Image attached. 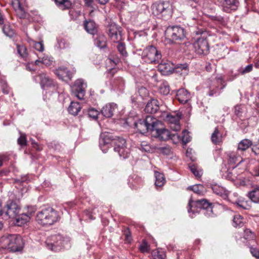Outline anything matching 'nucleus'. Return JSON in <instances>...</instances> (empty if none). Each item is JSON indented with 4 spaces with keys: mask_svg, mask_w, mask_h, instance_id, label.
I'll return each mask as SVG.
<instances>
[{
    "mask_svg": "<svg viewBox=\"0 0 259 259\" xmlns=\"http://www.w3.org/2000/svg\"><path fill=\"white\" fill-rule=\"evenodd\" d=\"M112 145L114 146V150L118 153L123 159L128 157L130 149L126 146V142L122 137L115 136L112 134L104 132L101 134L99 146L104 153L107 152L108 149Z\"/></svg>",
    "mask_w": 259,
    "mask_h": 259,
    "instance_id": "nucleus-1",
    "label": "nucleus"
},
{
    "mask_svg": "<svg viewBox=\"0 0 259 259\" xmlns=\"http://www.w3.org/2000/svg\"><path fill=\"white\" fill-rule=\"evenodd\" d=\"M59 220L58 212L51 207L43 208L38 211L36 216V220L38 224L44 226H50Z\"/></svg>",
    "mask_w": 259,
    "mask_h": 259,
    "instance_id": "nucleus-2",
    "label": "nucleus"
},
{
    "mask_svg": "<svg viewBox=\"0 0 259 259\" xmlns=\"http://www.w3.org/2000/svg\"><path fill=\"white\" fill-rule=\"evenodd\" d=\"M3 247L7 248L12 252L20 251L24 247L22 237L18 234H9L3 236L1 239Z\"/></svg>",
    "mask_w": 259,
    "mask_h": 259,
    "instance_id": "nucleus-3",
    "label": "nucleus"
},
{
    "mask_svg": "<svg viewBox=\"0 0 259 259\" xmlns=\"http://www.w3.org/2000/svg\"><path fill=\"white\" fill-rule=\"evenodd\" d=\"M164 34L168 44H180L186 37V32L180 26H169L166 29Z\"/></svg>",
    "mask_w": 259,
    "mask_h": 259,
    "instance_id": "nucleus-4",
    "label": "nucleus"
},
{
    "mask_svg": "<svg viewBox=\"0 0 259 259\" xmlns=\"http://www.w3.org/2000/svg\"><path fill=\"white\" fill-rule=\"evenodd\" d=\"M45 245L51 250L59 251L70 246V239L59 234L54 235L47 238Z\"/></svg>",
    "mask_w": 259,
    "mask_h": 259,
    "instance_id": "nucleus-5",
    "label": "nucleus"
},
{
    "mask_svg": "<svg viewBox=\"0 0 259 259\" xmlns=\"http://www.w3.org/2000/svg\"><path fill=\"white\" fill-rule=\"evenodd\" d=\"M195 33L196 36L193 38V47L196 52L200 55H207L209 52L207 33L201 30L196 31Z\"/></svg>",
    "mask_w": 259,
    "mask_h": 259,
    "instance_id": "nucleus-6",
    "label": "nucleus"
},
{
    "mask_svg": "<svg viewBox=\"0 0 259 259\" xmlns=\"http://www.w3.org/2000/svg\"><path fill=\"white\" fill-rule=\"evenodd\" d=\"M158 120L152 116H147L145 118L140 119L134 123V126L138 132L144 134L150 131L152 133L153 129L157 127Z\"/></svg>",
    "mask_w": 259,
    "mask_h": 259,
    "instance_id": "nucleus-7",
    "label": "nucleus"
},
{
    "mask_svg": "<svg viewBox=\"0 0 259 259\" xmlns=\"http://www.w3.org/2000/svg\"><path fill=\"white\" fill-rule=\"evenodd\" d=\"M142 57L145 61L148 63H158L161 59V52L153 46L146 47L143 51Z\"/></svg>",
    "mask_w": 259,
    "mask_h": 259,
    "instance_id": "nucleus-8",
    "label": "nucleus"
},
{
    "mask_svg": "<svg viewBox=\"0 0 259 259\" xmlns=\"http://www.w3.org/2000/svg\"><path fill=\"white\" fill-rule=\"evenodd\" d=\"M152 14L156 16H166L171 13V5L168 1H160L153 3L151 6Z\"/></svg>",
    "mask_w": 259,
    "mask_h": 259,
    "instance_id": "nucleus-9",
    "label": "nucleus"
},
{
    "mask_svg": "<svg viewBox=\"0 0 259 259\" xmlns=\"http://www.w3.org/2000/svg\"><path fill=\"white\" fill-rule=\"evenodd\" d=\"M212 204L209 202L206 199H201L195 201L190 199L189 201L188 206L189 208L188 211L189 213L192 212L193 213L197 212V209H200V210H202V209H207L208 208H212Z\"/></svg>",
    "mask_w": 259,
    "mask_h": 259,
    "instance_id": "nucleus-10",
    "label": "nucleus"
},
{
    "mask_svg": "<svg viewBox=\"0 0 259 259\" xmlns=\"http://www.w3.org/2000/svg\"><path fill=\"white\" fill-rule=\"evenodd\" d=\"M87 84L81 79H77L71 87V95L79 100L83 99Z\"/></svg>",
    "mask_w": 259,
    "mask_h": 259,
    "instance_id": "nucleus-11",
    "label": "nucleus"
},
{
    "mask_svg": "<svg viewBox=\"0 0 259 259\" xmlns=\"http://www.w3.org/2000/svg\"><path fill=\"white\" fill-rule=\"evenodd\" d=\"M107 31L109 37L114 42H118L122 40V28L113 23L108 25Z\"/></svg>",
    "mask_w": 259,
    "mask_h": 259,
    "instance_id": "nucleus-12",
    "label": "nucleus"
},
{
    "mask_svg": "<svg viewBox=\"0 0 259 259\" xmlns=\"http://www.w3.org/2000/svg\"><path fill=\"white\" fill-rule=\"evenodd\" d=\"M158 124H157V127L154 128L152 132L153 135L159 140L166 141L170 138H172L174 135L170 134V132L163 128L162 122L158 120Z\"/></svg>",
    "mask_w": 259,
    "mask_h": 259,
    "instance_id": "nucleus-13",
    "label": "nucleus"
},
{
    "mask_svg": "<svg viewBox=\"0 0 259 259\" xmlns=\"http://www.w3.org/2000/svg\"><path fill=\"white\" fill-rule=\"evenodd\" d=\"M6 208L5 215L8 218L13 219L14 217H16L17 214H19L20 211V207L14 200H8L7 202Z\"/></svg>",
    "mask_w": 259,
    "mask_h": 259,
    "instance_id": "nucleus-14",
    "label": "nucleus"
},
{
    "mask_svg": "<svg viewBox=\"0 0 259 259\" xmlns=\"http://www.w3.org/2000/svg\"><path fill=\"white\" fill-rule=\"evenodd\" d=\"M222 7V11L230 13L237 9L239 2L238 0H218Z\"/></svg>",
    "mask_w": 259,
    "mask_h": 259,
    "instance_id": "nucleus-15",
    "label": "nucleus"
},
{
    "mask_svg": "<svg viewBox=\"0 0 259 259\" xmlns=\"http://www.w3.org/2000/svg\"><path fill=\"white\" fill-rule=\"evenodd\" d=\"M158 63V70L163 75H167L172 73L174 66L172 63L167 61H161Z\"/></svg>",
    "mask_w": 259,
    "mask_h": 259,
    "instance_id": "nucleus-16",
    "label": "nucleus"
},
{
    "mask_svg": "<svg viewBox=\"0 0 259 259\" xmlns=\"http://www.w3.org/2000/svg\"><path fill=\"white\" fill-rule=\"evenodd\" d=\"M54 73L63 80H71L72 77V74L65 67H60L54 70Z\"/></svg>",
    "mask_w": 259,
    "mask_h": 259,
    "instance_id": "nucleus-17",
    "label": "nucleus"
},
{
    "mask_svg": "<svg viewBox=\"0 0 259 259\" xmlns=\"http://www.w3.org/2000/svg\"><path fill=\"white\" fill-rule=\"evenodd\" d=\"M38 76L40 79V85L44 89L55 86V82L46 73H40L38 75Z\"/></svg>",
    "mask_w": 259,
    "mask_h": 259,
    "instance_id": "nucleus-18",
    "label": "nucleus"
},
{
    "mask_svg": "<svg viewBox=\"0 0 259 259\" xmlns=\"http://www.w3.org/2000/svg\"><path fill=\"white\" fill-rule=\"evenodd\" d=\"M117 109V105L115 103H109L105 105L101 110L103 116L106 118L111 117L115 110Z\"/></svg>",
    "mask_w": 259,
    "mask_h": 259,
    "instance_id": "nucleus-19",
    "label": "nucleus"
},
{
    "mask_svg": "<svg viewBox=\"0 0 259 259\" xmlns=\"http://www.w3.org/2000/svg\"><path fill=\"white\" fill-rule=\"evenodd\" d=\"M84 29L89 33L93 35L97 34L98 32V25L92 20H85L83 22Z\"/></svg>",
    "mask_w": 259,
    "mask_h": 259,
    "instance_id": "nucleus-20",
    "label": "nucleus"
},
{
    "mask_svg": "<svg viewBox=\"0 0 259 259\" xmlns=\"http://www.w3.org/2000/svg\"><path fill=\"white\" fill-rule=\"evenodd\" d=\"M211 142L215 145H220L223 141V137L221 131V128L219 126H217L211 136Z\"/></svg>",
    "mask_w": 259,
    "mask_h": 259,
    "instance_id": "nucleus-21",
    "label": "nucleus"
},
{
    "mask_svg": "<svg viewBox=\"0 0 259 259\" xmlns=\"http://www.w3.org/2000/svg\"><path fill=\"white\" fill-rule=\"evenodd\" d=\"M159 109V103L156 99H152L149 101L145 108V111L148 113H155Z\"/></svg>",
    "mask_w": 259,
    "mask_h": 259,
    "instance_id": "nucleus-22",
    "label": "nucleus"
},
{
    "mask_svg": "<svg viewBox=\"0 0 259 259\" xmlns=\"http://www.w3.org/2000/svg\"><path fill=\"white\" fill-rule=\"evenodd\" d=\"M176 98L182 104L186 103L190 98V94L185 89H179L176 94Z\"/></svg>",
    "mask_w": 259,
    "mask_h": 259,
    "instance_id": "nucleus-23",
    "label": "nucleus"
},
{
    "mask_svg": "<svg viewBox=\"0 0 259 259\" xmlns=\"http://www.w3.org/2000/svg\"><path fill=\"white\" fill-rule=\"evenodd\" d=\"M94 41L95 45L100 48L104 49L107 47V38L103 34H97L94 36Z\"/></svg>",
    "mask_w": 259,
    "mask_h": 259,
    "instance_id": "nucleus-24",
    "label": "nucleus"
},
{
    "mask_svg": "<svg viewBox=\"0 0 259 259\" xmlns=\"http://www.w3.org/2000/svg\"><path fill=\"white\" fill-rule=\"evenodd\" d=\"M15 220V224L18 226H22L29 221L30 217L25 213L18 214L16 217H14Z\"/></svg>",
    "mask_w": 259,
    "mask_h": 259,
    "instance_id": "nucleus-25",
    "label": "nucleus"
},
{
    "mask_svg": "<svg viewBox=\"0 0 259 259\" xmlns=\"http://www.w3.org/2000/svg\"><path fill=\"white\" fill-rule=\"evenodd\" d=\"M56 5L61 10L70 9L72 5V0H54Z\"/></svg>",
    "mask_w": 259,
    "mask_h": 259,
    "instance_id": "nucleus-26",
    "label": "nucleus"
},
{
    "mask_svg": "<svg viewBox=\"0 0 259 259\" xmlns=\"http://www.w3.org/2000/svg\"><path fill=\"white\" fill-rule=\"evenodd\" d=\"M180 117L178 115H172L171 114H167L166 116V120L171 123L174 124V130L178 131L180 129L179 124Z\"/></svg>",
    "mask_w": 259,
    "mask_h": 259,
    "instance_id": "nucleus-27",
    "label": "nucleus"
},
{
    "mask_svg": "<svg viewBox=\"0 0 259 259\" xmlns=\"http://www.w3.org/2000/svg\"><path fill=\"white\" fill-rule=\"evenodd\" d=\"M81 106L78 102H71L68 108V112L73 115H76L81 110Z\"/></svg>",
    "mask_w": 259,
    "mask_h": 259,
    "instance_id": "nucleus-28",
    "label": "nucleus"
},
{
    "mask_svg": "<svg viewBox=\"0 0 259 259\" xmlns=\"http://www.w3.org/2000/svg\"><path fill=\"white\" fill-rule=\"evenodd\" d=\"M252 145V142L249 139H245L241 140L238 144L237 150L244 151Z\"/></svg>",
    "mask_w": 259,
    "mask_h": 259,
    "instance_id": "nucleus-29",
    "label": "nucleus"
},
{
    "mask_svg": "<svg viewBox=\"0 0 259 259\" xmlns=\"http://www.w3.org/2000/svg\"><path fill=\"white\" fill-rule=\"evenodd\" d=\"M155 149L157 152L165 155H170L172 153L171 148L167 145L157 146Z\"/></svg>",
    "mask_w": 259,
    "mask_h": 259,
    "instance_id": "nucleus-30",
    "label": "nucleus"
},
{
    "mask_svg": "<svg viewBox=\"0 0 259 259\" xmlns=\"http://www.w3.org/2000/svg\"><path fill=\"white\" fill-rule=\"evenodd\" d=\"M155 185L156 187H160L163 186L165 182V180L163 174L160 173L158 171L155 172Z\"/></svg>",
    "mask_w": 259,
    "mask_h": 259,
    "instance_id": "nucleus-31",
    "label": "nucleus"
},
{
    "mask_svg": "<svg viewBox=\"0 0 259 259\" xmlns=\"http://www.w3.org/2000/svg\"><path fill=\"white\" fill-rule=\"evenodd\" d=\"M248 197L253 202H259V186H256L248 193Z\"/></svg>",
    "mask_w": 259,
    "mask_h": 259,
    "instance_id": "nucleus-32",
    "label": "nucleus"
},
{
    "mask_svg": "<svg viewBox=\"0 0 259 259\" xmlns=\"http://www.w3.org/2000/svg\"><path fill=\"white\" fill-rule=\"evenodd\" d=\"M229 157V162L230 164H235L237 163H240L241 161V157L234 152H230L228 154Z\"/></svg>",
    "mask_w": 259,
    "mask_h": 259,
    "instance_id": "nucleus-33",
    "label": "nucleus"
},
{
    "mask_svg": "<svg viewBox=\"0 0 259 259\" xmlns=\"http://www.w3.org/2000/svg\"><path fill=\"white\" fill-rule=\"evenodd\" d=\"M4 33L7 36L12 38L15 35V30L12 28L8 23L5 24L3 27Z\"/></svg>",
    "mask_w": 259,
    "mask_h": 259,
    "instance_id": "nucleus-34",
    "label": "nucleus"
},
{
    "mask_svg": "<svg viewBox=\"0 0 259 259\" xmlns=\"http://www.w3.org/2000/svg\"><path fill=\"white\" fill-rule=\"evenodd\" d=\"M188 189L193 191L199 195H202L204 192V187L202 185L197 184L193 186H189Z\"/></svg>",
    "mask_w": 259,
    "mask_h": 259,
    "instance_id": "nucleus-35",
    "label": "nucleus"
},
{
    "mask_svg": "<svg viewBox=\"0 0 259 259\" xmlns=\"http://www.w3.org/2000/svg\"><path fill=\"white\" fill-rule=\"evenodd\" d=\"M139 148L142 151L146 152H152L154 151V148L146 141H142L139 146Z\"/></svg>",
    "mask_w": 259,
    "mask_h": 259,
    "instance_id": "nucleus-36",
    "label": "nucleus"
},
{
    "mask_svg": "<svg viewBox=\"0 0 259 259\" xmlns=\"http://www.w3.org/2000/svg\"><path fill=\"white\" fill-rule=\"evenodd\" d=\"M189 167L192 173L197 178H199L202 175V170L201 169H198L197 167L194 164H189Z\"/></svg>",
    "mask_w": 259,
    "mask_h": 259,
    "instance_id": "nucleus-37",
    "label": "nucleus"
},
{
    "mask_svg": "<svg viewBox=\"0 0 259 259\" xmlns=\"http://www.w3.org/2000/svg\"><path fill=\"white\" fill-rule=\"evenodd\" d=\"M211 19L213 21L218 22L223 26L226 25L228 22L227 18L218 15L211 16Z\"/></svg>",
    "mask_w": 259,
    "mask_h": 259,
    "instance_id": "nucleus-38",
    "label": "nucleus"
},
{
    "mask_svg": "<svg viewBox=\"0 0 259 259\" xmlns=\"http://www.w3.org/2000/svg\"><path fill=\"white\" fill-rule=\"evenodd\" d=\"M159 93L163 95H167L170 92L169 86L167 82H163L159 89Z\"/></svg>",
    "mask_w": 259,
    "mask_h": 259,
    "instance_id": "nucleus-39",
    "label": "nucleus"
},
{
    "mask_svg": "<svg viewBox=\"0 0 259 259\" xmlns=\"http://www.w3.org/2000/svg\"><path fill=\"white\" fill-rule=\"evenodd\" d=\"M211 188L213 192L217 195L222 196L225 193V189L217 184L212 185Z\"/></svg>",
    "mask_w": 259,
    "mask_h": 259,
    "instance_id": "nucleus-40",
    "label": "nucleus"
},
{
    "mask_svg": "<svg viewBox=\"0 0 259 259\" xmlns=\"http://www.w3.org/2000/svg\"><path fill=\"white\" fill-rule=\"evenodd\" d=\"M40 64H44L46 66H50L52 64V61L50 59L48 58V57H39L38 59L35 61V64L36 65H40Z\"/></svg>",
    "mask_w": 259,
    "mask_h": 259,
    "instance_id": "nucleus-41",
    "label": "nucleus"
},
{
    "mask_svg": "<svg viewBox=\"0 0 259 259\" xmlns=\"http://www.w3.org/2000/svg\"><path fill=\"white\" fill-rule=\"evenodd\" d=\"M243 218L239 214L235 215L233 220V226L241 227L243 226Z\"/></svg>",
    "mask_w": 259,
    "mask_h": 259,
    "instance_id": "nucleus-42",
    "label": "nucleus"
},
{
    "mask_svg": "<svg viewBox=\"0 0 259 259\" xmlns=\"http://www.w3.org/2000/svg\"><path fill=\"white\" fill-rule=\"evenodd\" d=\"M20 135L19 138L17 140L18 144L21 147H23L27 145V141L26 139V134L19 132Z\"/></svg>",
    "mask_w": 259,
    "mask_h": 259,
    "instance_id": "nucleus-43",
    "label": "nucleus"
},
{
    "mask_svg": "<svg viewBox=\"0 0 259 259\" xmlns=\"http://www.w3.org/2000/svg\"><path fill=\"white\" fill-rule=\"evenodd\" d=\"M17 52L22 58H25L27 56V50L26 48L23 45H17Z\"/></svg>",
    "mask_w": 259,
    "mask_h": 259,
    "instance_id": "nucleus-44",
    "label": "nucleus"
},
{
    "mask_svg": "<svg viewBox=\"0 0 259 259\" xmlns=\"http://www.w3.org/2000/svg\"><path fill=\"white\" fill-rule=\"evenodd\" d=\"M139 249L142 253L148 252L150 250V246L145 240H143Z\"/></svg>",
    "mask_w": 259,
    "mask_h": 259,
    "instance_id": "nucleus-45",
    "label": "nucleus"
},
{
    "mask_svg": "<svg viewBox=\"0 0 259 259\" xmlns=\"http://www.w3.org/2000/svg\"><path fill=\"white\" fill-rule=\"evenodd\" d=\"M0 85L2 92L5 94H8L10 91V88L8 86L7 82L4 80L0 81Z\"/></svg>",
    "mask_w": 259,
    "mask_h": 259,
    "instance_id": "nucleus-46",
    "label": "nucleus"
},
{
    "mask_svg": "<svg viewBox=\"0 0 259 259\" xmlns=\"http://www.w3.org/2000/svg\"><path fill=\"white\" fill-rule=\"evenodd\" d=\"M99 114L100 112L95 108H92L88 110L89 116L94 119H97Z\"/></svg>",
    "mask_w": 259,
    "mask_h": 259,
    "instance_id": "nucleus-47",
    "label": "nucleus"
},
{
    "mask_svg": "<svg viewBox=\"0 0 259 259\" xmlns=\"http://www.w3.org/2000/svg\"><path fill=\"white\" fill-rule=\"evenodd\" d=\"M17 16L21 19H24L26 17V12L24 11V9L19 4L18 9L16 10Z\"/></svg>",
    "mask_w": 259,
    "mask_h": 259,
    "instance_id": "nucleus-48",
    "label": "nucleus"
},
{
    "mask_svg": "<svg viewBox=\"0 0 259 259\" xmlns=\"http://www.w3.org/2000/svg\"><path fill=\"white\" fill-rule=\"evenodd\" d=\"M154 259H165V254L163 252L158 250H154L152 253Z\"/></svg>",
    "mask_w": 259,
    "mask_h": 259,
    "instance_id": "nucleus-49",
    "label": "nucleus"
},
{
    "mask_svg": "<svg viewBox=\"0 0 259 259\" xmlns=\"http://www.w3.org/2000/svg\"><path fill=\"white\" fill-rule=\"evenodd\" d=\"M118 45L117 47L118 51L122 56H125L127 54V52L125 50V46L124 42L119 41L118 42Z\"/></svg>",
    "mask_w": 259,
    "mask_h": 259,
    "instance_id": "nucleus-50",
    "label": "nucleus"
},
{
    "mask_svg": "<svg viewBox=\"0 0 259 259\" xmlns=\"http://www.w3.org/2000/svg\"><path fill=\"white\" fill-rule=\"evenodd\" d=\"M220 94V92H219V86L218 85H217L210 87L208 95L209 96H213L214 95H219Z\"/></svg>",
    "mask_w": 259,
    "mask_h": 259,
    "instance_id": "nucleus-51",
    "label": "nucleus"
},
{
    "mask_svg": "<svg viewBox=\"0 0 259 259\" xmlns=\"http://www.w3.org/2000/svg\"><path fill=\"white\" fill-rule=\"evenodd\" d=\"M33 45L34 48L37 51L42 52L44 50V46L42 41L36 42L33 41Z\"/></svg>",
    "mask_w": 259,
    "mask_h": 259,
    "instance_id": "nucleus-52",
    "label": "nucleus"
},
{
    "mask_svg": "<svg viewBox=\"0 0 259 259\" xmlns=\"http://www.w3.org/2000/svg\"><path fill=\"white\" fill-rule=\"evenodd\" d=\"M58 45L61 49H63L69 47L70 44L65 39H61L58 40Z\"/></svg>",
    "mask_w": 259,
    "mask_h": 259,
    "instance_id": "nucleus-53",
    "label": "nucleus"
},
{
    "mask_svg": "<svg viewBox=\"0 0 259 259\" xmlns=\"http://www.w3.org/2000/svg\"><path fill=\"white\" fill-rule=\"evenodd\" d=\"M199 212L206 217H210L213 215L212 208H208L207 209H202V210H200Z\"/></svg>",
    "mask_w": 259,
    "mask_h": 259,
    "instance_id": "nucleus-54",
    "label": "nucleus"
},
{
    "mask_svg": "<svg viewBox=\"0 0 259 259\" xmlns=\"http://www.w3.org/2000/svg\"><path fill=\"white\" fill-rule=\"evenodd\" d=\"M252 70V65L251 64L248 65L244 68H241L239 70V71L242 74L250 72Z\"/></svg>",
    "mask_w": 259,
    "mask_h": 259,
    "instance_id": "nucleus-55",
    "label": "nucleus"
},
{
    "mask_svg": "<svg viewBox=\"0 0 259 259\" xmlns=\"http://www.w3.org/2000/svg\"><path fill=\"white\" fill-rule=\"evenodd\" d=\"M182 140L185 144L188 143L191 140L190 137L188 135V133L186 131H184L183 133Z\"/></svg>",
    "mask_w": 259,
    "mask_h": 259,
    "instance_id": "nucleus-56",
    "label": "nucleus"
},
{
    "mask_svg": "<svg viewBox=\"0 0 259 259\" xmlns=\"http://www.w3.org/2000/svg\"><path fill=\"white\" fill-rule=\"evenodd\" d=\"M114 83L115 85L120 87L124 84V80L122 77H118L114 79Z\"/></svg>",
    "mask_w": 259,
    "mask_h": 259,
    "instance_id": "nucleus-57",
    "label": "nucleus"
},
{
    "mask_svg": "<svg viewBox=\"0 0 259 259\" xmlns=\"http://www.w3.org/2000/svg\"><path fill=\"white\" fill-rule=\"evenodd\" d=\"M9 160L8 155L6 154H0V167L3 165L4 162L7 161Z\"/></svg>",
    "mask_w": 259,
    "mask_h": 259,
    "instance_id": "nucleus-58",
    "label": "nucleus"
},
{
    "mask_svg": "<svg viewBox=\"0 0 259 259\" xmlns=\"http://www.w3.org/2000/svg\"><path fill=\"white\" fill-rule=\"evenodd\" d=\"M176 69H181L182 71H184V73H187L188 71V65L186 64L178 65Z\"/></svg>",
    "mask_w": 259,
    "mask_h": 259,
    "instance_id": "nucleus-59",
    "label": "nucleus"
},
{
    "mask_svg": "<svg viewBox=\"0 0 259 259\" xmlns=\"http://www.w3.org/2000/svg\"><path fill=\"white\" fill-rule=\"evenodd\" d=\"M250 252L253 256L259 258V249L255 248H251Z\"/></svg>",
    "mask_w": 259,
    "mask_h": 259,
    "instance_id": "nucleus-60",
    "label": "nucleus"
},
{
    "mask_svg": "<svg viewBox=\"0 0 259 259\" xmlns=\"http://www.w3.org/2000/svg\"><path fill=\"white\" fill-rule=\"evenodd\" d=\"M252 151L255 154H259V144H252Z\"/></svg>",
    "mask_w": 259,
    "mask_h": 259,
    "instance_id": "nucleus-61",
    "label": "nucleus"
},
{
    "mask_svg": "<svg viewBox=\"0 0 259 259\" xmlns=\"http://www.w3.org/2000/svg\"><path fill=\"white\" fill-rule=\"evenodd\" d=\"M124 234L125 235V240L128 242H130L131 240V233L130 232L129 230L128 229L124 231Z\"/></svg>",
    "mask_w": 259,
    "mask_h": 259,
    "instance_id": "nucleus-62",
    "label": "nucleus"
},
{
    "mask_svg": "<svg viewBox=\"0 0 259 259\" xmlns=\"http://www.w3.org/2000/svg\"><path fill=\"white\" fill-rule=\"evenodd\" d=\"M86 6L90 8H94V0H84Z\"/></svg>",
    "mask_w": 259,
    "mask_h": 259,
    "instance_id": "nucleus-63",
    "label": "nucleus"
},
{
    "mask_svg": "<svg viewBox=\"0 0 259 259\" xmlns=\"http://www.w3.org/2000/svg\"><path fill=\"white\" fill-rule=\"evenodd\" d=\"M31 144L33 145V148H35L37 151H40L41 148H40L34 140H31Z\"/></svg>",
    "mask_w": 259,
    "mask_h": 259,
    "instance_id": "nucleus-64",
    "label": "nucleus"
}]
</instances>
